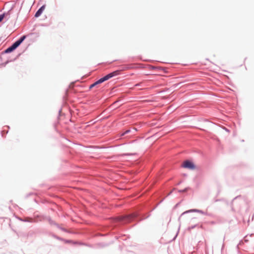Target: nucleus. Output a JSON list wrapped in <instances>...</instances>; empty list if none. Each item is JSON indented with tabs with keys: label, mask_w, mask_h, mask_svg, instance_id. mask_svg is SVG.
Here are the masks:
<instances>
[{
	"label": "nucleus",
	"mask_w": 254,
	"mask_h": 254,
	"mask_svg": "<svg viewBox=\"0 0 254 254\" xmlns=\"http://www.w3.org/2000/svg\"><path fill=\"white\" fill-rule=\"evenodd\" d=\"M243 243H244V242H243V240H241V241L239 242V244L237 245V248L238 249H239V246H241V245H242V244H243Z\"/></svg>",
	"instance_id": "obj_18"
},
{
	"label": "nucleus",
	"mask_w": 254,
	"mask_h": 254,
	"mask_svg": "<svg viewBox=\"0 0 254 254\" xmlns=\"http://www.w3.org/2000/svg\"><path fill=\"white\" fill-rule=\"evenodd\" d=\"M57 228H58L59 229H60V230H62L64 232H67V233H70V232L68 231L67 229H66L64 228L61 227L59 225V227H57Z\"/></svg>",
	"instance_id": "obj_16"
},
{
	"label": "nucleus",
	"mask_w": 254,
	"mask_h": 254,
	"mask_svg": "<svg viewBox=\"0 0 254 254\" xmlns=\"http://www.w3.org/2000/svg\"><path fill=\"white\" fill-rule=\"evenodd\" d=\"M11 61H12V60H10V61H6V62H5V64H7V63H8L9 62H11Z\"/></svg>",
	"instance_id": "obj_24"
},
{
	"label": "nucleus",
	"mask_w": 254,
	"mask_h": 254,
	"mask_svg": "<svg viewBox=\"0 0 254 254\" xmlns=\"http://www.w3.org/2000/svg\"><path fill=\"white\" fill-rule=\"evenodd\" d=\"M182 167L184 168L193 170L195 168V164L191 161L187 160L184 162Z\"/></svg>",
	"instance_id": "obj_4"
},
{
	"label": "nucleus",
	"mask_w": 254,
	"mask_h": 254,
	"mask_svg": "<svg viewBox=\"0 0 254 254\" xmlns=\"http://www.w3.org/2000/svg\"><path fill=\"white\" fill-rule=\"evenodd\" d=\"M46 220H48V221L49 222L50 224H51V225L56 226L57 227H59V224L57 223H56L55 221L53 220L50 217H49V216L46 217Z\"/></svg>",
	"instance_id": "obj_12"
},
{
	"label": "nucleus",
	"mask_w": 254,
	"mask_h": 254,
	"mask_svg": "<svg viewBox=\"0 0 254 254\" xmlns=\"http://www.w3.org/2000/svg\"><path fill=\"white\" fill-rule=\"evenodd\" d=\"M109 78H108V76L107 75H105L104 76L100 78V79H99L98 80H97V81H96L95 82H94L93 83H92V84H91L90 86H89V89H91L92 88H93L94 87L96 86V85H98V84H101L103 82L109 80Z\"/></svg>",
	"instance_id": "obj_3"
},
{
	"label": "nucleus",
	"mask_w": 254,
	"mask_h": 254,
	"mask_svg": "<svg viewBox=\"0 0 254 254\" xmlns=\"http://www.w3.org/2000/svg\"><path fill=\"white\" fill-rule=\"evenodd\" d=\"M4 131V130L1 131V135H2V136H3V133Z\"/></svg>",
	"instance_id": "obj_26"
},
{
	"label": "nucleus",
	"mask_w": 254,
	"mask_h": 254,
	"mask_svg": "<svg viewBox=\"0 0 254 254\" xmlns=\"http://www.w3.org/2000/svg\"><path fill=\"white\" fill-rule=\"evenodd\" d=\"M224 244H223V245H222V250H223V249L224 248Z\"/></svg>",
	"instance_id": "obj_31"
},
{
	"label": "nucleus",
	"mask_w": 254,
	"mask_h": 254,
	"mask_svg": "<svg viewBox=\"0 0 254 254\" xmlns=\"http://www.w3.org/2000/svg\"><path fill=\"white\" fill-rule=\"evenodd\" d=\"M10 11H11V9H9V10L8 11L10 13Z\"/></svg>",
	"instance_id": "obj_35"
},
{
	"label": "nucleus",
	"mask_w": 254,
	"mask_h": 254,
	"mask_svg": "<svg viewBox=\"0 0 254 254\" xmlns=\"http://www.w3.org/2000/svg\"><path fill=\"white\" fill-rule=\"evenodd\" d=\"M45 8V5H43L41 6L35 13L34 16L36 18L39 17L42 13Z\"/></svg>",
	"instance_id": "obj_9"
},
{
	"label": "nucleus",
	"mask_w": 254,
	"mask_h": 254,
	"mask_svg": "<svg viewBox=\"0 0 254 254\" xmlns=\"http://www.w3.org/2000/svg\"><path fill=\"white\" fill-rule=\"evenodd\" d=\"M61 111H62V109L59 110V115H60Z\"/></svg>",
	"instance_id": "obj_28"
},
{
	"label": "nucleus",
	"mask_w": 254,
	"mask_h": 254,
	"mask_svg": "<svg viewBox=\"0 0 254 254\" xmlns=\"http://www.w3.org/2000/svg\"><path fill=\"white\" fill-rule=\"evenodd\" d=\"M8 133V130L5 131V133Z\"/></svg>",
	"instance_id": "obj_33"
},
{
	"label": "nucleus",
	"mask_w": 254,
	"mask_h": 254,
	"mask_svg": "<svg viewBox=\"0 0 254 254\" xmlns=\"http://www.w3.org/2000/svg\"><path fill=\"white\" fill-rule=\"evenodd\" d=\"M133 68V65L132 64H124L119 66V68L121 71L126 70L127 69H132Z\"/></svg>",
	"instance_id": "obj_7"
},
{
	"label": "nucleus",
	"mask_w": 254,
	"mask_h": 254,
	"mask_svg": "<svg viewBox=\"0 0 254 254\" xmlns=\"http://www.w3.org/2000/svg\"><path fill=\"white\" fill-rule=\"evenodd\" d=\"M6 127H7L8 128H9V126H6Z\"/></svg>",
	"instance_id": "obj_34"
},
{
	"label": "nucleus",
	"mask_w": 254,
	"mask_h": 254,
	"mask_svg": "<svg viewBox=\"0 0 254 254\" xmlns=\"http://www.w3.org/2000/svg\"><path fill=\"white\" fill-rule=\"evenodd\" d=\"M18 57V56H17L15 58H14L13 61L15 60Z\"/></svg>",
	"instance_id": "obj_29"
},
{
	"label": "nucleus",
	"mask_w": 254,
	"mask_h": 254,
	"mask_svg": "<svg viewBox=\"0 0 254 254\" xmlns=\"http://www.w3.org/2000/svg\"><path fill=\"white\" fill-rule=\"evenodd\" d=\"M20 220L23 222H33L32 219H31V218H26L25 219H23L20 218Z\"/></svg>",
	"instance_id": "obj_15"
},
{
	"label": "nucleus",
	"mask_w": 254,
	"mask_h": 254,
	"mask_svg": "<svg viewBox=\"0 0 254 254\" xmlns=\"http://www.w3.org/2000/svg\"><path fill=\"white\" fill-rule=\"evenodd\" d=\"M189 189V188H186L185 189H183V190H179L178 191L179 192H185L186 191H188V190Z\"/></svg>",
	"instance_id": "obj_17"
},
{
	"label": "nucleus",
	"mask_w": 254,
	"mask_h": 254,
	"mask_svg": "<svg viewBox=\"0 0 254 254\" xmlns=\"http://www.w3.org/2000/svg\"><path fill=\"white\" fill-rule=\"evenodd\" d=\"M248 237V236H246L245 237H244V240L246 243H247L248 241H249V240L247 238Z\"/></svg>",
	"instance_id": "obj_22"
},
{
	"label": "nucleus",
	"mask_w": 254,
	"mask_h": 254,
	"mask_svg": "<svg viewBox=\"0 0 254 254\" xmlns=\"http://www.w3.org/2000/svg\"><path fill=\"white\" fill-rule=\"evenodd\" d=\"M121 72V71L120 69H119L118 70H115L112 72H110V73L107 74V75L108 76L109 79H110L112 77H113L115 76L119 75L120 74Z\"/></svg>",
	"instance_id": "obj_10"
},
{
	"label": "nucleus",
	"mask_w": 254,
	"mask_h": 254,
	"mask_svg": "<svg viewBox=\"0 0 254 254\" xmlns=\"http://www.w3.org/2000/svg\"><path fill=\"white\" fill-rule=\"evenodd\" d=\"M197 225H192L190 227H189V230H191V229H194L196 226Z\"/></svg>",
	"instance_id": "obj_21"
},
{
	"label": "nucleus",
	"mask_w": 254,
	"mask_h": 254,
	"mask_svg": "<svg viewBox=\"0 0 254 254\" xmlns=\"http://www.w3.org/2000/svg\"><path fill=\"white\" fill-rule=\"evenodd\" d=\"M152 68L153 69H154V68H155L156 67H154V66H152Z\"/></svg>",
	"instance_id": "obj_32"
},
{
	"label": "nucleus",
	"mask_w": 254,
	"mask_h": 254,
	"mask_svg": "<svg viewBox=\"0 0 254 254\" xmlns=\"http://www.w3.org/2000/svg\"><path fill=\"white\" fill-rule=\"evenodd\" d=\"M140 84H141V83H137V84H135V86H140Z\"/></svg>",
	"instance_id": "obj_27"
},
{
	"label": "nucleus",
	"mask_w": 254,
	"mask_h": 254,
	"mask_svg": "<svg viewBox=\"0 0 254 254\" xmlns=\"http://www.w3.org/2000/svg\"><path fill=\"white\" fill-rule=\"evenodd\" d=\"M222 199H216L215 200V202H217V201H221Z\"/></svg>",
	"instance_id": "obj_25"
},
{
	"label": "nucleus",
	"mask_w": 254,
	"mask_h": 254,
	"mask_svg": "<svg viewBox=\"0 0 254 254\" xmlns=\"http://www.w3.org/2000/svg\"><path fill=\"white\" fill-rule=\"evenodd\" d=\"M238 200H240L239 201L240 203L243 201L241 195L237 196L236 197L234 198L232 200V201L231 202V207H232V209L234 211H235L236 209L238 208V207L235 205V203Z\"/></svg>",
	"instance_id": "obj_5"
},
{
	"label": "nucleus",
	"mask_w": 254,
	"mask_h": 254,
	"mask_svg": "<svg viewBox=\"0 0 254 254\" xmlns=\"http://www.w3.org/2000/svg\"><path fill=\"white\" fill-rule=\"evenodd\" d=\"M50 235L53 238L58 240H60V241H63L64 240V239L61 238V237H60L58 236H57L56 235L53 234V233H50Z\"/></svg>",
	"instance_id": "obj_13"
},
{
	"label": "nucleus",
	"mask_w": 254,
	"mask_h": 254,
	"mask_svg": "<svg viewBox=\"0 0 254 254\" xmlns=\"http://www.w3.org/2000/svg\"><path fill=\"white\" fill-rule=\"evenodd\" d=\"M190 212H197V213H201V214H202L203 215H206V216H209V217H213V215L212 213H209L207 211H203V210H200V209H190V210H187V211L184 212L183 213H182L181 214V216H180V217L179 218V220L180 219L181 217H182L183 215H184L186 214H187V213H190Z\"/></svg>",
	"instance_id": "obj_2"
},
{
	"label": "nucleus",
	"mask_w": 254,
	"mask_h": 254,
	"mask_svg": "<svg viewBox=\"0 0 254 254\" xmlns=\"http://www.w3.org/2000/svg\"><path fill=\"white\" fill-rule=\"evenodd\" d=\"M131 131H132V130H131V129H128L126 130L125 131L126 134H128L129 133H130L131 132Z\"/></svg>",
	"instance_id": "obj_20"
},
{
	"label": "nucleus",
	"mask_w": 254,
	"mask_h": 254,
	"mask_svg": "<svg viewBox=\"0 0 254 254\" xmlns=\"http://www.w3.org/2000/svg\"><path fill=\"white\" fill-rule=\"evenodd\" d=\"M62 241H64V242L65 243H71V244H77V242H73L72 241V240H65L64 239V240H63Z\"/></svg>",
	"instance_id": "obj_14"
},
{
	"label": "nucleus",
	"mask_w": 254,
	"mask_h": 254,
	"mask_svg": "<svg viewBox=\"0 0 254 254\" xmlns=\"http://www.w3.org/2000/svg\"><path fill=\"white\" fill-rule=\"evenodd\" d=\"M18 47L14 43L11 46L6 48L3 52V54H8L14 51Z\"/></svg>",
	"instance_id": "obj_6"
},
{
	"label": "nucleus",
	"mask_w": 254,
	"mask_h": 254,
	"mask_svg": "<svg viewBox=\"0 0 254 254\" xmlns=\"http://www.w3.org/2000/svg\"><path fill=\"white\" fill-rule=\"evenodd\" d=\"M10 13L9 12H4L0 14V22L2 21L5 17H7V20L10 18Z\"/></svg>",
	"instance_id": "obj_11"
},
{
	"label": "nucleus",
	"mask_w": 254,
	"mask_h": 254,
	"mask_svg": "<svg viewBox=\"0 0 254 254\" xmlns=\"http://www.w3.org/2000/svg\"><path fill=\"white\" fill-rule=\"evenodd\" d=\"M125 135H126V133H125V131L123 132H121L120 133V136L121 137H123V136H124Z\"/></svg>",
	"instance_id": "obj_23"
},
{
	"label": "nucleus",
	"mask_w": 254,
	"mask_h": 254,
	"mask_svg": "<svg viewBox=\"0 0 254 254\" xmlns=\"http://www.w3.org/2000/svg\"><path fill=\"white\" fill-rule=\"evenodd\" d=\"M131 130H132V131H131V132L130 133H132V134H135V133L137 131V129L135 128H132V129H131Z\"/></svg>",
	"instance_id": "obj_19"
},
{
	"label": "nucleus",
	"mask_w": 254,
	"mask_h": 254,
	"mask_svg": "<svg viewBox=\"0 0 254 254\" xmlns=\"http://www.w3.org/2000/svg\"><path fill=\"white\" fill-rule=\"evenodd\" d=\"M150 214H148L145 217L144 215H141L138 212H135L131 214L120 216L115 219V222L121 224H125L130 222L134 220L141 221L146 219L150 216Z\"/></svg>",
	"instance_id": "obj_1"
},
{
	"label": "nucleus",
	"mask_w": 254,
	"mask_h": 254,
	"mask_svg": "<svg viewBox=\"0 0 254 254\" xmlns=\"http://www.w3.org/2000/svg\"><path fill=\"white\" fill-rule=\"evenodd\" d=\"M26 35H22L21 36L18 40L14 42L15 44L18 47L20 44L24 41V40L26 38Z\"/></svg>",
	"instance_id": "obj_8"
},
{
	"label": "nucleus",
	"mask_w": 254,
	"mask_h": 254,
	"mask_svg": "<svg viewBox=\"0 0 254 254\" xmlns=\"http://www.w3.org/2000/svg\"><path fill=\"white\" fill-rule=\"evenodd\" d=\"M253 236H254V234H252L250 235V237H252Z\"/></svg>",
	"instance_id": "obj_30"
}]
</instances>
